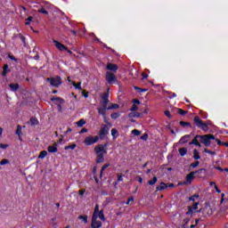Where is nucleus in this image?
Returning <instances> with one entry per match:
<instances>
[{
	"label": "nucleus",
	"mask_w": 228,
	"mask_h": 228,
	"mask_svg": "<svg viewBox=\"0 0 228 228\" xmlns=\"http://www.w3.org/2000/svg\"><path fill=\"white\" fill-rule=\"evenodd\" d=\"M111 136L113 137V140L117 139L118 136V130L117 128L111 129Z\"/></svg>",
	"instance_id": "obj_25"
},
{
	"label": "nucleus",
	"mask_w": 228,
	"mask_h": 228,
	"mask_svg": "<svg viewBox=\"0 0 228 228\" xmlns=\"http://www.w3.org/2000/svg\"><path fill=\"white\" fill-rule=\"evenodd\" d=\"M10 163V160H8L7 159H4L0 161V165L4 166V165H8Z\"/></svg>",
	"instance_id": "obj_46"
},
{
	"label": "nucleus",
	"mask_w": 228,
	"mask_h": 228,
	"mask_svg": "<svg viewBox=\"0 0 228 228\" xmlns=\"http://www.w3.org/2000/svg\"><path fill=\"white\" fill-rule=\"evenodd\" d=\"M195 174L198 175V176L202 177V174H206V168H200L197 171H194Z\"/></svg>",
	"instance_id": "obj_29"
},
{
	"label": "nucleus",
	"mask_w": 228,
	"mask_h": 228,
	"mask_svg": "<svg viewBox=\"0 0 228 228\" xmlns=\"http://www.w3.org/2000/svg\"><path fill=\"white\" fill-rule=\"evenodd\" d=\"M211 140H215V135L211 134L200 135V142H201V143H204L205 147H209V145H211Z\"/></svg>",
	"instance_id": "obj_3"
},
{
	"label": "nucleus",
	"mask_w": 228,
	"mask_h": 228,
	"mask_svg": "<svg viewBox=\"0 0 228 228\" xmlns=\"http://www.w3.org/2000/svg\"><path fill=\"white\" fill-rule=\"evenodd\" d=\"M76 147H77V145L76 143H73L71 145H69V146H65L64 147V150L65 151H69V149H71V151H74V149H76Z\"/></svg>",
	"instance_id": "obj_38"
},
{
	"label": "nucleus",
	"mask_w": 228,
	"mask_h": 228,
	"mask_svg": "<svg viewBox=\"0 0 228 228\" xmlns=\"http://www.w3.org/2000/svg\"><path fill=\"white\" fill-rule=\"evenodd\" d=\"M107 70H110V72H117V70H118V66L117 64L109 62L107 64Z\"/></svg>",
	"instance_id": "obj_13"
},
{
	"label": "nucleus",
	"mask_w": 228,
	"mask_h": 228,
	"mask_svg": "<svg viewBox=\"0 0 228 228\" xmlns=\"http://www.w3.org/2000/svg\"><path fill=\"white\" fill-rule=\"evenodd\" d=\"M106 147H108V142L95 146L94 152L96 154V163H102L104 161V154H108Z\"/></svg>",
	"instance_id": "obj_1"
},
{
	"label": "nucleus",
	"mask_w": 228,
	"mask_h": 228,
	"mask_svg": "<svg viewBox=\"0 0 228 228\" xmlns=\"http://www.w3.org/2000/svg\"><path fill=\"white\" fill-rule=\"evenodd\" d=\"M83 133H88V129L82 128L81 131H80V134H83Z\"/></svg>",
	"instance_id": "obj_64"
},
{
	"label": "nucleus",
	"mask_w": 228,
	"mask_h": 228,
	"mask_svg": "<svg viewBox=\"0 0 228 228\" xmlns=\"http://www.w3.org/2000/svg\"><path fill=\"white\" fill-rule=\"evenodd\" d=\"M98 142H99V136L97 135L95 136L89 135L86 137L84 140L85 145H94V143H97Z\"/></svg>",
	"instance_id": "obj_7"
},
{
	"label": "nucleus",
	"mask_w": 228,
	"mask_h": 228,
	"mask_svg": "<svg viewBox=\"0 0 228 228\" xmlns=\"http://www.w3.org/2000/svg\"><path fill=\"white\" fill-rule=\"evenodd\" d=\"M109 97H110L109 93H103L102 94V101L100 102L101 106L108 108V104L110 103V100L108 99Z\"/></svg>",
	"instance_id": "obj_9"
},
{
	"label": "nucleus",
	"mask_w": 228,
	"mask_h": 228,
	"mask_svg": "<svg viewBox=\"0 0 228 228\" xmlns=\"http://www.w3.org/2000/svg\"><path fill=\"white\" fill-rule=\"evenodd\" d=\"M98 114L102 115L103 118H106V110H108V107H104L102 105L101 108H98Z\"/></svg>",
	"instance_id": "obj_16"
},
{
	"label": "nucleus",
	"mask_w": 228,
	"mask_h": 228,
	"mask_svg": "<svg viewBox=\"0 0 228 228\" xmlns=\"http://www.w3.org/2000/svg\"><path fill=\"white\" fill-rule=\"evenodd\" d=\"M188 217H185L183 219V228H188V222H190L191 218V215H188Z\"/></svg>",
	"instance_id": "obj_22"
},
{
	"label": "nucleus",
	"mask_w": 228,
	"mask_h": 228,
	"mask_svg": "<svg viewBox=\"0 0 228 228\" xmlns=\"http://www.w3.org/2000/svg\"><path fill=\"white\" fill-rule=\"evenodd\" d=\"M46 81L50 82V85H52V86H55L56 88L61 85V77L60 76L55 77H47Z\"/></svg>",
	"instance_id": "obj_6"
},
{
	"label": "nucleus",
	"mask_w": 228,
	"mask_h": 228,
	"mask_svg": "<svg viewBox=\"0 0 228 228\" xmlns=\"http://www.w3.org/2000/svg\"><path fill=\"white\" fill-rule=\"evenodd\" d=\"M198 208H199V202H194L193 204H192V207L191 206H190V207H188V211L185 213V215H191H191H193V209L195 210V209H198Z\"/></svg>",
	"instance_id": "obj_12"
},
{
	"label": "nucleus",
	"mask_w": 228,
	"mask_h": 228,
	"mask_svg": "<svg viewBox=\"0 0 228 228\" xmlns=\"http://www.w3.org/2000/svg\"><path fill=\"white\" fill-rule=\"evenodd\" d=\"M29 124L30 126H38V119L37 118H31Z\"/></svg>",
	"instance_id": "obj_28"
},
{
	"label": "nucleus",
	"mask_w": 228,
	"mask_h": 228,
	"mask_svg": "<svg viewBox=\"0 0 228 228\" xmlns=\"http://www.w3.org/2000/svg\"><path fill=\"white\" fill-rule=\"evenodd\" d=\"M204 152H206L207 154H211L212 156L216 155V151H209V150H208V149H205V150H204Z\"/></svg>",
	"instance_id": "obj_48"
},
{
	"label": "nucleus",
	"mask_w": 228,
	"mask_h": 228,
	"mask_svg": "<svg viewBox=\"0 0 228 228\" xmlns=\"http://www.w3.org/2000/svg\"><path fill=\"white\" fill-rule=\"evenodd\" d=\"M8 144L0 143V149H7Z\"/></svg>",
	"instance_id": "obj_60"
},
{
	"label": "nucleus",
	"mask_w": 228,
	"mask_h": 228,
	"mask_svg": "<svg viewBox=\"0 0 228 228\" xmlns=\"http://www.w3.org/2000/svg\"><path fill=\"white\" fill-rule=\"evenodd\" d=\"M199 194H194L191 197L189 198V200H192V202H195L196 199H199Z\"/></svg>",
	"instance_id": "obj_47"
},
{
	"label": "nucleus",
	"mask_w": 228,
	"mask_h": 228,
	"mask_svg": "<svg viewBox=\"0 0 228 228\" xmlns=\"http://www.w3.org/2000/svg\"><path fill=\"white\" fill-rule=\"evenodd\" d=\"M105 81H107L109 85H113V83H117L118 80L117 79L116 74L107 71L105 74Z\"/></svg>",
	"instance_id": "obj_5"
},
{
	"label": "nucleus",
	"mask_w": 228,
	"mask_h": 228,
	"mask_svg": "<svg viewBox=\"0 0 228 228\" xmlns=\"http://www.w3.org/2000/svg\"><path fill=\"white\" fill-rule=\"evenodd\" d=\"M19 37L20 38V40L22 41L23 44H26V37L24 36H22L21 34L19 35Z\"/></svg>",
	"instance_id": "obj_55"
},
{
	"label": "nucleus",
	"mask_w": 228,
	"mask_h": 228,
	"mask_svg": "<svg viewBox=\"0 0 228 228\" xmlns=\"http://www.w3.org/2000/svg\"><path fill=\"white\" fill-rule=\"evenodd\" d=\"M141 140H144V141L149 140V134H144L142 136H141Z\"/></svg>",
	"instance_id": "obj_52"
},
{
	"label": "nucleus",
	"mask_w": 228,
	"mask_h": 228,
	"mask_svg": "<svg viewBox=\"0 0 228 228\" xmlns=\"http://www.w3.org/2000/svg\"><path fill=\"white\" fill-rule=\"evenodd\" d=\"M99 205H96L95 208H94V214H93V218H97V215H99Z\"/></svg>",
	"instance_id": "obj_34"
},
{
	"label": "nucleus",
	"mask_w": 228,
	"mask_h": 228,
	"mask_svg": "<svg viewBox=\"0 0 228 228\" xmlns=\"http://www.w3.org/2000/svg\"><path fill=\"white\" fill-rule=\"evenodd\" d=\"M193 179H195V172L192 171L186 175V182H183V184H191V181H193Z\"/></svg>",
	"instance_id": "obj_11"
},
{
	"label": "nucleus",
	"mask_w": 228,
	"mask_h": 228,
	"mask_svg": "<svg viewBox=\"0 0 228 228\" xmlns=\"http://www.w3.org/2000/svg\"><path fill=\"white\" fill-rule=\"evenodd\" d=\"M53 43L55 44V47H57V49H59V51H67V46H65L63 44L53 40Z\"/></svg>",
	"instance_id": "obj_14"
},
{
	"label": "nucleus",
	"mask_w": 228,
	"mask_h": 228,
	"mask_svg": "<svg viewBox=\"0 0 228 228\" xmlns=\"http://www.w3.org/2000/svg\"><path fill=\"white\" fill-rule=\"evenodd\" d=\"M132 134H134V136H140L142 134V132L140 130L134 129L132 131Z\"/></svg>",
	"instance_id": "obj_43"
},
{
	"label": "nucleus",
	"mask_w": 228,
	"mask_h": 228,
	"mask_svg": "<svg viewBox=\"0 0 228 228\" xmlns=\"http://www.w3.org/2000/svg\"><path fill=\"white\" fill-rule=\"evenodd\" d=\"M199 139L200 140V135H196L191 142H189V145H199Z\"/></svg>",
	"instance_id": "obj_20"
},
{
	"label": "nucleus",
	"mask_w": 228,
	"mask_h": 228,
	"mask_svg": "<svg viewBox=\"0 0 228 228\" xmlns=\"http://www.w3.org/2000/svg\"><path fill=\"white\" fill-rule=\"evenodd\" d=\"M142 79H147V77H149V75L145 74V73H142Z\"/></svg>",
	"instance_id": "obj_62"
},
{
	"label": "nucleus",
	"mask_w": 228,
	"mask_h": 228,
	"mask_svg": "<svg viewBox=\"0 0 228 228\" xmlns=\"http://www.w3.org/2000/svg\"><path fill=\"white\" fill-rule=\"evenodd\" d=\"M158 183V177L157 176H153L152 180L148 181V184L150 186H154L155 183Z\"/></svg>",
	"instance_id": "obj_30"
},
{
	"label": "nucleus",
	"mask_w": 228,
	"mask_h": 228,
	"mask_svg": "<svg viewBox=\"0 0 228 228\" xmlns=\"http://www.w3.org/2000/svg\"><path fill=\"white\" fill-rule=\"evenodd\" d=\"M120 117V114L118 112H114L110 115V118H113V120H117Z\"/></svg>",
	"instance_id": "obj_40"
},
{
	"label": "nucleus",
	"mask_w": 228,
	"mask_h": 228,
	"mask_svg": "<svg viewBox=\"0 0 228 228\" xmlns=\"http://www.w3.org/2000/svg\"><path fill=\"white\" fill-rule=\"evenodd\" d=\"M85 189H82V190H79L78 191V194L81 195V196H84L85 195Z\"/></svg>",
	"instance_id": "obj_58"
},
{
	"label": "nucleus",
	"mask_w": 228,
	"mask_h": 228,
	"mask_svg": "<svg viewBox=\"0 0 228 228\" xmlns=\"http://www.w3.org/2000/svg\"><path fill=\"white\" fill-rule=\"evenodd\" d=\"M108 167H110V164H105L102 166L101 169V175H102V173L104 172V170H106V168H108Z\"/></svg>",
	"instance_id": "obj_50"
},
{
	"label": "nucleus",
	"mask_w": 228,
	"mask_h": 228,
	"mask_svg": "<svg viewBox=\"0 0 228 228\" xmlns=\"http://www.w3.org/2000/svg\"><path fill=\"white\" fill-rule=\"evenodd\" d=\"M78 220H82L84 224H88V216H79Z\"/></svg>",
	"instance_id": "obj_32"
},
{
	"label": "nucleus",
	"mask_w": 228,
	"mask_h": 228,
	"mask_svg": "<svg viewBox=\"0 0 228 228\" xmlns=\"http://www.w3.org/2000/svg\"><path fill=\"white\" fill-rule=\"evenodd\" d=\"M134 104H140V101L138 99L133 100Z\"/></svg>",
	"instance_id": "obj_63"
},
{
	"label": "nucleus",
	"mask_w": 228,
	"mask_h": 228,
	"mask_svg": "<svg viewBox=\"0 0 228 228\" xmlns=\"http://www.w3.org/2000/svg\"><path fill=\"white\" fill-rule=\"evenodd\" d=\"M199 213H202L203 216L206 218L208 216H211L213 215V208L210 204H206L204 208L199 210Z\"/></svg>",
	"instance_id": "obj_4"
},
{
	"label": "nucleus",
	"mask_w": 228,
	"mask_h": 228,
	"mask_svg": "<svg viewBox=\"0 0 228 228\" xmlns=\"http://www.w3.org/2000/svg\"><path fill=\"white\" fill-rule=\"evenodd\" d=\"M193 154L194 159H200V155H199V151H197V149H194Z\"/></svg>",
	"instance_id": "obj_39"
},
{
	"label": "nucleus",
	"mask_w": 228,
	"mask_h": 228,
	"mask_svg": "<svg viewBox=\"0 0 228 228\" xmlns=\"http://www.w3.org/2000/svg\"><path fill=\"white\" fill-rule=\"evenodd\" d=\"M99 216V218L104 222V220H106V218L104 217V209H102L98 212L97 214V217Z\"/></svg>",
	"instance_id": "obj_26"
},
{
	"label": "nucleus",
	"mask_w": 228,
	"mask_h": 228,
	"mask_svg": "<svg viewBox=\"0 0 228 228\" xmlns=\"http://www.w3.org/2000/svg\"><path fill=\"white\" fill-rule=\"evenodd\" d=\"M82 94L84 95V97L86 99V98H88V92H86V91H82Z\"/></svg>",
	"instance_id": "obj_57"
},
{
	"label": "nucleus",
	"mask_w": 228,
	"mask_h": 228,
	"mask_svg": "<svg viewBox=\"0 0 228 228\" xmlns=\"http://www.w3.org/2000/svg\"><path fill=\"white\" fill-rule=\"evenodd\" d=\"M9 87L11 88L12 92H17V90L20 88V86L19 84H10Z\"/></svg>",
	"instance_id": "obj_23"
},
{
	"label": "nucleus",
	"mask_w": 228,
	"mask_h": 228,
	"mask_svg": "<svg viewBox=\"0 0 228 228\" xmlns=\"http://www.w3.org/2000/svg\"><path fill=\"white\" fill-rule=\"evenodd\" d=\"M216 142L217 145H224V142H222V141H220V139H216Z\"/></svg>",
	"instance_id": "obj_61"
},
{
	"label": "nucleus",
	"mask_w": 228,
	"mask_h": 228,
	"mask_svg": "<svg viewBox=\"0 0 228 228\" xmlns=\"http://www.w3.org/2000/svg\"><path fill=\"white\" fill-rule=\"evenodd\" d=\"M108 110H118V108H120V105L117 104V103H112L111 106L107 107Z\"/></svg>",
	"instance_id": "obj_36"
},
{
	"label": "nucleus",
	"mask_w": 228,
	"mask_h": 228,
	"mask_svg": "<svg viewBox=\"0 0 228 228\" xmlns=\"http://www.w3.org/2000/svg\"><path fill=\"white\" fill-rule=\"evenodd\" d=\"M8 72H10V68H9L8 64H4V70L2 72V76H4V77H6Z\"/></svg>",
	"instance_id": "obj_21"
},
{
	"label": "nucleus",
	"mask_w": 228,
	"mask_h": 228,
	"mask_svg": "<svg viewBox=\"0 0 228 228\" xmlns=\"http://www.w3.org/2000/svg\"><path fill=\"white\" fill-rule=\"evenodd\" d=\"M135 181H138V183L142 184V183H143V178H142V176H136Z\"/></svg>",
	"instance_id": "obj_54"
},
{
	"label": "nucleus",
	"mask_w": 228,
	"mask_h": 228,
	"mask_svg": "<svg viewBox=\"0 0 228 228\" xmlns=\"http://www.w3.org/2000/svg\"><path fill=\"white\" fill-rule=\"evenodd\" d=\"M134 90H137L139 94H142V92H147V89L140 88L138 86H134Z\"/></svg>",
	"instance_id": "obj_44"
},
{
	"label": "nucleus",
	"mask_w": 228,
	"mask_h": 228,
	"mask_svg": "<svg viewBox=\"0 0 228 228\" xmlns=\"http://www.w3.org/2000/svg\"><path fill=\"white\" fill-rule=\"evenodd\" d=\"M178 152H179L180 156H186V154L188 153V149H186V148H180L178 150Z\"/></svg>",
	"instance_id": "obj_27"
},
{
	"label": "nucleus",
	"mask_w": 228,
	"mask_h": 228,
	"mask_svg": "<svg viewBox=\"0 0 228 228\" xmlns=\"http://www.w3.org/2000/svg\"><path fill=\"white\" fill-rule=\"evenodd\" d=\"M199 165H200V161H196L194 163L191 164V167H192V168H197V167H199Z\"/></svg>",
	"instance_id": "obj_49"
},
{
	"label": "nucleus",
	"mask_w": 228,
	"mask_h": 228,
	"mask_svg": "<svg viewBox=\"0 0 228 228\" xmlns=\"http://www.w3.org/2000/svg\"><path fill=\"white\" fill-rule=\"evenodd\" d=\"M16 134L20 137V135L22 134V126L20 125H18L17 129H16Z\"/></svg>",
	"instance_id": "obj_33"
},
{
	"label": "nucleus",
	"mask_w": 228,
	"mask_h": 228,
	"mask_svg": "<svg viewBox=\"0 0 228 228\" xmlns=\"http://www.w3.org/2000/svg\"><path fill=\"white\" fill-rule=\"evenodd\" d=\"M138 110V106L136 104H133L132 108L130 109V111H136Z\"/></svg>",
	"instance_id": "obj_53"
},
{
	"label": "nucleus",
	"mask_w": 228,
	"mask_h": 228,
	"mask_svg": "<svg viewBox=\"0 0 228 228\" xmlns=\"http://www.w3.org/2000/svg\"><path fill=\"white\" fill-rule=\"evenodd\" d=\"M110 134V128L108 127L107 125H103V126L100 129L99 132V138L100 140H104L106 138L107 134Z\"/></svg>",
	"instance_id": "obj_8"
},
{
	"label": "nucleus",
	"mask_w": 228,
	"mask_h": 228,
	"mask_svg": "<svg viewBox=\"0 0 228 228\" xmlns=\"http://www.w3.org/2000/svg\"><path fill=\"white\" fill-rule=\"evenodd\" d=\"M182 127H191V123L186 121H180Z\"/></svg>",
	"instance_id": "obj_31"
},
{
	"label": "nucleus",
	"mask_w": 228,
	"mask_h": 228,
	"mask_svg": "<svg viewBox=\"0 0 228 228\" xmlns=\"http://www.w3.org/2000/svg\"><path fill=\"white\" fill-rule=\"evenodd\" d=\"M39 13H44V15H49V12L45 11L44 7L38 10Z\"/></svg>",
	"instance_id": "obj_45"
},
{
	"label": "nucleus",
	"mask_w": 228,
	"mask_h": 228,
	"mask_svg": "<svg viewBox=\"0 0 228 228\" xmlns=\"http://www.w3.org/2000/svg\"><path fill=\"white\" fill-rule=\"evenodd\" d=\"M167 188H168V184H167V183L161 182V183H160V185H158V186L156 187V191H163V190H167Z\"/></svg>",
	"instance_id": "obj_17"
},
{
	"label": "nucleus",
	"mask_w": 228,
	"mask_h": 228,
	"mask_svg": "<svg viewBox=\"0 0 228 228\" xmlns=\"http://www.w3.org/2000/svg\"><path fill=\"white\" fill-rule=\"evenodd\" d=\"M101 227H102V223L101 221H97V217H92L91 228H101Z\"/></svg>",
	"instance_id": "obj_10"
},
{
	"label": "nucleus",
	"mask_w": 228,
	"mask_h": 228,
	"mask_svg": "<svg viewBox=\"0 0 228 228\" xmlns=\"http://www.w3.org/2000/svg\"><path fill=\"white\" fill-rule=\"evenodd\" d=\"M51 101L53 102H54V101H56L57 102H59L60 104H63V102H65V100H63V98L58 97V96H53L51 98Z\"/></svg>",
	"instance_id": "obj_19"
},
{
	"label": "nucleus",
	"mask_w": 228,
	"mask_h": 228,
	"mask_svg": "<svg viewBox=\"0 0 228 228\" xmlns=\"http://www.w3.org/2000/svg\"><path fill=\"white\" fill-rule=\"evenodd\" d=\"M122 181H124V178H122V175H118V183H120Z\"/></svg>",
	"instance_id": "obj_59"
},
{
	"label": "nucleus",
	"mask_w": 228,
	"mask_h": 228,
	"mask_svg": "<svg viewBox=\"0 0 228 228\" xmlns=\"http://www.w3.org/2000/svg\"><path fill=\"white\" fill-rule=\"evenodd\" d=\"M142 113H140V112H136V111H132V112H130L129 114H128V117H129V118H140V117H142Z\"/></svg>",
	"instance_id": "obj_18"
},
{
	"label": "nucleus",
	"mask_w": 228,
	"mask_h": 228,
	"mask_svg": "<svg viewBox=\"0 0 228 228\" xmlns=\"http://www.w3.org/2000/svg\"><path fill=\"white\" fill-rule=\"evenodd\" d=\"M130 202H134V197L131 196L126 201V205L129 206Z\"/></svg>",
	"instance_id": "obj_51"
},
{
	"label": "nucleus",
	"mask_w": 228,
	"mask_h": 228,
	"mask_svg": "<svg viewBox=\"0 0 228 228\" xmlns=\"http://www.w3.org/2000/svg\"><path fill=\"white\" fill-rule=\"evenodd\" d=\"M48 152L50 153L58 152V142H54L53 145L48 146Z\"/></svg>",
	"instance_id": "obj_15"
},
{
	"label": "nucleus",
	"mask_w": 228,
	"mask_h": 228,
	"mask_svg": "<svg viewBox=\"0 0 228 228\" xmlns=\"http://www.w3.org/2000/svg\"><path fill=\"white\" fill-rule=\"evenodd\" d=\"M45 156H47V152L45 151H43L39 153V159H44V158H45Z\"/></svg>",
	"instance_id": "obj_42"
},
{
	"label": "nucleus",
	"mask_w": 228,
	"mask_h": 228,
	"mask_svg": "<svg viewBox=\"0 0 228 228\" xmlns=\"http://www.w3.org/2000/svg\"><path fill=\"white\" fill-rule=\"evenodd\" d=\"M193 121H194L196 127H199V129H202V131H205V132L209 130L208 124L204 123V121H202V119H200V117L196 116L194 118Z\"/></svg>",
	"instance_id": "obj_2"
},
{
	"label": "nucleus",
	"mask_w": 228,
	"mask_h": 228,
	"mask_svg": "<svg viewBox=\"0 0 228 228\" xmlns=\"http://www.w3.org/2000/svg\"><path fill=\"white\" fill-rule=\"evenodd\" d=\"M72 85L77 90H83V88L81 87V83L77 84L76 82H72Z\"/></svg>",
	"instance_id": "obj_41"
},
{
	"label": "nucleus",
	"mask_w": 228,
	"mask_h": 228,
	"mask_svg": "<svg viewBox=\"0 0 228 228\" xmlns=\"http://www.w3.org/2000/svg\"><path fill=\"white\" fill-rule=\"evenodd\" d=\"M85 124H86V121H85L83 118L77 122V127H83Z\"/></svg>",
	"instance_id": "obj_37"
},
{
	"label": "nucleus",
	"mask_w": 228,
	"mask_h": 228,
	"mask_svg": "<svg viewBox=\"0 0 228 228\" xmlns=\"http://www.w3.org/2000/svg\"><path fill=\"white\" fill-rule=\"evenodd\" d=\"M165 115H166V117H167V118H172V115H170V111L169 110H166L165 111Z\"/></svg>",
	"instance_id": "obj_56"
},
{
	"label": "nucleus",
	"mask_w": 228,
	"mask_h": 228,
	"mask_svg": "<svg viewBox=\"0 0 228 228\" xmlns=\"http://www.w3.org/2000/svg\"><path fill=\"white\" fill-rule=\"evenodd\" d=\"M177 114L181 115L182 117H184V115L188 114V110H184L183 109H178Z\"/></svg>",
	"instance_id": "obj_35"
},
{
	"label": "nucleus",
	"mask_w": 228,
	"mask_h": 228,
	"mask_svg": "<svg viewBox=\"0 0 228 228\" xmlns=\"http://www.w3.org/2000/svg\"><path fill=\"white\" fill-rule=\"evenodd\" d=\"M189 140H190V134H187V135L183 136L180 139L179 142L180 143H188Z\"/></svg>",
	"instance_id": "obj_24"
}]
</instances>
